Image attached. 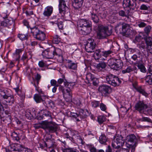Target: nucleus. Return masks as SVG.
<instances>
[{
  "label": "nucleus",
  "mask_w": 152,
  "mask_h": 152,
  "mask_svg": "<svg viewBox=\"0 0 152 152\" xmlns=\"http://www.w3.org/2000/svg\"><path fill=\"white\" fill-rule=\"evenodd\" d=\"M25 116L28 119H31L32 115L31 113L27 112L26 113Z\"/></svg>",
  "instance_id": "nucleus-55"
},
{
  "label": "nucleus",
  "mask_w": 152,
  "mask_h": 152,
  "mask_svg": "<svg viewBox=\"0 0 152 152\" xmlns=\"http://www.w3.org/2000/svg\"><path fill=\"white\" fill-rule=\"evenodd\" d=\"M78 25L83 28L80 30V32L83 34H86L91 31L92 24L91 22L86 19L80 20L79 22Z\"/></svg>",
  "instance_id": "nucleus-3"
},
{
  "label": "nucleus",
  "mask_w": 152,
  "mask_h": 152,
  "mask_svg": "<svg viewBox=\"0 0 152 152\" xmlns=\"http://www.w3.org/2000/svg\"><path fill=\"white\" fill-rule=\"evenodd\" d=\"M68 9L65 1L64 0H59V10L60 13L62 16H64L66 10Z\"/></svg>",
  "instance_id": "nucleus-10"
},
{
  "label": "nucleus",
  "mask_w": 152,
  "mask_h": 152,
  "mask_svg": "<svg viewBox=\"0 0 152 152\" xmlns=\"http://www.w3.org/2000/svg\"><path fill=\"white\" fill-rule=\"evenodd\" d=\"M23 50V49H16L15 51V53L14 55L15 56L16 58L15 60L16 61H19L20 57L19 55L20 53H21Z\"/></svg>",
  "instance_id": "nucleus-37"
},
{
  "label": "nucleus",
  "mask_w": 152,
  "mask_h": 152,
  "mask_svg": "<svg viewBox=\"0 0 152 152\" xmlns=\"http://www.w3.org/2000/svg\"><path fill=\"white\" fill-rule=\"evenodd\" d=\"M19 135V134L15 131L12 132L11 134V136L13 139L17 141H19L20 139Z\"/></svg>",
  "instance_id": "nucleus-38"
},
{
  "label": "nucleus",
  "mask_w": 152,
  "mask_h": 152,
  "mask_svg": "<svg viewBox=\"0 0 152 152\" xmlns=\"http://www.w3.org/2000/svg\"><path fill=\"white\" fill-rule=\"evenodd\" d=\"M118 14L120 16L122 17H125L127 19L129 18V16L131 15L129 9L126 10L125 11L121 10L119 11Z\"/></svg>",
  "instance_id": "nucleus-20"
},
{
  "label": "nucleus",
  "mask_w": 152,
  "mask_h": 152,
  "mask_svg": "<svg viewBox=\"0 0 152 152\" xmlns=\"http://www.w3.org/2000/svg\"><path fill=\"white\" fill-rule=\"evenodd\" d=\"M32 52L31 51H28L27 53H24L21 59V60L24 61L28 60L31 58L33 55Z\"/></svg>",
  "instance_id": "nucleus-22"
},
{
  "label": "nucleus",
  "mask_w": 152,
  "mask_h": 152,
  "mask_svg": "<svg viewBox=\"0 0 152 152\" xmlns=\"http://www.w3.org/2000/svg\"><path fill=\"white\" fill-rule=\"evenodd\" d=\"M86 79L88 80V83L92 82L93 84L95 86H97L98 84V80L95 77L94 75L90 73H88L87 74Z\"/></svg>",
  "instance_id": "nucleus-13"
},
{
  "label": "nucleus",
  "mask_w": 152,
  "mask_h": 152,
  "mask_svg": "<svg viewBox=\"0 0 152 152\" xmlns=\"http://www.w3.org/2000/svg\"><path fill=\"white\" fill-rule=\"evenodd\" d=\"M98 91L102 96H108L112 91L110 87L104 85L100 86L98 88Z\"/></svg>",
  "instance_id": "nucleus-8"
},
{
  "label": "nucleus",
  "mask_w": 152,
  "mask_h": 152,
  "mask_svg": "<svg viewBox=\"0 0 152 152\" xmlns=\"http://www.w3.org/2000/svg\"><path fill=\"white\" fill-rule=\"evenodd\" d=\"M147 107V105L142 101H139L135 105V109L141 113H144Z\"/></svg>",
  "instance_id": "nucleus-11"
},
{
  "label": "nucleus",
  "mask_w": 152,
  "mask_h": 152,
  "mask_svg": "<svg viewBox=\"0 0 152 152\" xmlns=\"http://www.w3.org/2000/svg\"><path fill=\"white\" fill-rule=\"evenodd\" d=\"M59 91L62 92L63 97L67 102H71L72 100V95L71 89L68 88L65 89L64 87L61 85H58Z\"/></svg>",
  "instance_id": "nucleus-6"
},
{
  "label": "nucleus",
  "mask_w": 152,
  "mask_h": 152,
  "mask_svg": "<svg viewBox=\"0 0 152 152\" xmlns=\"http://www.w3.org/2000/svg\"><path fill=\"white\" fill-rule=\"evenodd\" d=\"M30 29L31 33L34 38L40 41H43L45 40V35L44 32L40 30L38 27H30Z\"/></svg>",
  "instance_id": "nucleus-4"
},
{
  "label": "nucleus",
  "mask_w": 152,
  "mask_h": 152,
  "mask_svg": "<svg viewBox=\"0 0 152 152\" xmlns=\"http://www.w3.org/2000/svg\"><path fill=\"white\" fill-rule=\"evenodd\" d=\"M6 98L4 99H5V101L7 103L12 104H13L14 101V99L13 95H10L8 94L7 95Z\"/></svg>",
  "instance_id": "nucleus-28"
},
{
  "label": "nucleus",
  "mask_w": 152,
  "mask_h": 152,
  "mask_svg": "<svg viewBox=\"0 0 152 152\" xmlns=\"http://www.w3.org/2000/svg\"><path fill=\"white\" fill-rule=\"evenodd\" d=\"M126 145L128 149L124 148L123 150V151L126 152H129V149L131 148L132 149V151L133 149H134V146L133 145L128 144L127 143H126Z\"/></svg>",
  "instance_id": "nucleus-46"
},
{
  "label": "nucleus",
  "mask_w": 152,
  "mask_h": 152,
  "mask_svg": "<svg viewBox=\"0 0 152 152\" xmlns=\"http://www.w3.org/2000/svg\"><path fill=\"white\" fill-rule=\"evenodd\" d=\"M112 52L110 50L102 52L103 56L107 57L109 54H111Z\"/></svg>",
  "instance_id": "nucleus-51"
},
{
  "label": "nucleus",
  "mask_w": 152,
  "mask_h": 152,
  "mask_svg": "<svg viewBox=\"0 0 152 152\" xmlns=\"http://www.w3.org/2000/svg\"><path fill=\"white\" fill-rule=\"evenodd\" d=\"M96 46V44L94 39H89L85 47V49L88 53L94 52Z\"/></svg>",
  "instance_id": "nucleus-9"
},
{
  "label": "nucleus",
  "mask_w": 152,
  "mask_h": 152,
  "mask_svg": "<svg viewBox=\"0 0 152 152\" xmlns=\"http://www.w3.org/2000/svg\"><path fill=\"white\" fill-rule=\"evenodd\" d=\"M97 33V37L99 39H103L110 35L112 33L111 30L109 31L107 27L103 26H99Z\"/></svg>",
  "instance_id": "nucleus-5"
},
{
  "label": "nucleus",
  "mask_w": 152,
  "mask_h": 152,
  "mask_svg": "<svg viewBox=\"0 0 152 152\" xmlns=\"http://www.w3.org/2000/svg\"><path fill=\"white\" fill-rule=\"evenodd\" d=\"M10 147L11 151H16L17 152H24L26 148L24 147L22 145L17 143L11 144Z\"/></svg>",
  "instance_id": "nucleus-12"
},
{
  "label": "nucleus",
  "mask_w": 152,
  "mask_h": 152,
  "mask_svg": "<svg viewBox=\"0 0 152 152\" xmlns=\"http://www.w3.org/2000/svg\"><path fill=\"white\" fill-rule=\"evenodd\" d=\"M136 69L137 68L135 67H132V66H128L125 69L122 70V72L123 74L129 73L133 71L134 69Z\"/></svg>",
  "instance_id": "nucleus-36"
},
{
  "label": "nucleus",
  "mask_w": 152,
  "mask_h": 152,
  "mask_svg": "<svg viewBox=\"0 0 152 152\" xmlns=\"http://www.w3.org/2000/svg\"><path fill=\"white\" fill-rule=\"evenodd\" d=\"M92 8L93 10L91 12H94V13H96V14H98L99 15H101L103 12L101 13L99 12L100 10L99 5L94 4V5Z\"/></svg>",
  "instance_id": "nucleus-33"
},
{
  "label": "nucleus",
  "mask_w": 152,
  "mask_h": 152,
  "mask_svg": "<svg viewBox=\"0 0 152 152\" xmlns=\"http://www.w3.org/2000/svg\"><path fill=\"white\" fill-rule=\"evenodd\" d=\"M34 98L37 103L42 102L45 105L44 102L45 101L46 98L44 96L40 95L39 94H36L34 95Z\"/></svg>",
  "instance_id": "nucleus-18"
},
{
  "label": "nucleus",
  "mask_w": 152,
  "mask_h": 152,
  "mask_svg": "<svg viewBox=\"0 0 152 152\" xmlns=\"http://www.w3.org/2000/svg\"><path fill=\"white\" fill-rule=\"evenodd\" d=\"M115 140L120 146H123L124 143V140L123 139V137L121 135L116 137Z\"/></svg>",
  "instance_id": "nucleus-30"
},
{
  "label": "nucleus",
  "mask_w": 152,
  "mask_h": 152,
  "mask_svg": "<svg viewBox=\"0 0 152 152\" xmlns=\"http://www.w3.org/2000/svg\"><path fill=\"white\" fill-rule=\"evenodd\" d=\"M91 104L93 107L96 108L99 106V102L98 101H94L92 102Z\"/></svg>",
  "instance_id": "nucleus-49"
},
{
  "label": "nucleus",
  "mask_w": 152,
  "mask_h": 152,
  "mask_svg": "<svg viewBox=\"0 0 152 152\" xmlns=\"http://www.w3.org/2000/svg\"><path fill=\"white\" fill-rule=\"evenodd\" d=\"M88 148L91 152H97L96 148L94 146L91 145H89Z\"/></svg>",
  "instance_id": "nucleus-52"
},
{
  "label": "nucleus",
  "mask_w": 152,
  "mask_h": 152,
  "mask_svg": "<svg viewBox=\"0 0 152 152\" xmlns=\"http://www.w3.org/2000/svg\"><path fill=\"white\" fill-rule=\"evenodd\" d=\"M66 67L69 69L75 70L77 69V65L76 63H75L70 60H67L66 62Z\"/></svg>",
  "instance_id": "nucleus-21"
},
{
  "label": "nucleus",
  "mask_w": 152,
  "mask_h": 152,
  "mask_svg": "<svg viewBox=\"0 0 152 152\" xmlns=\"http://www.w3.org/2000/svg\"><path fill=\"white\" fill-rule=\"evenodd\" d=\"M141 36L139 35L138 36H136L135 38V40L136 42H139L142 39Z\"/></svg>",
  "instance_id": "nucleus-59"
},
{
  "label": "nucleus",
  "mask_w": 152,
  "mask_h": 152,
  "mask_svg": "<svg viewBox=\"0 0 152 152\" xmlns=\"http://www.w3.org/2000/svg\"><path fill=\"white\" fill-rule=\"evenodd\" d=\"M44 103L45 104V105L47 107L53 108L54 106V102L52 100H49L48 99H46Z\"/></svg>",
  "instance_id": "nucleus-35"
},
{
  "label": "nucleus",
  "mask_w": 152,
  "mask_h": 152,
  "mask_svg": "<svg viewBox=\"0 0 152 152\" xmlns=\"http://www.w3.org/2000/svg\"><path fill=\"white\" fill-rule=\"evenodd\" d=\"M139 120L142 122L146 121L148 122L152 123V120L149 118L147 117H143L142 118H140Z\"/></svg>",
  "instance_id": "nucleus-47"
},
{
  "label": "nucleus",
  "mask_w": 152,
  "mask_h": 152,
  "mask_svg": "<svg viewBox=\"0 0 152 152\" xmlns=\"http://www.w3.org/2000/svg\"><path fill=\"white\" fill-rule=\"evenodd\" d=\"M98 121L99 123L101 124L105 121V118L103 116H99L98 117Z\"/></svg>",
  "instance_id": "nucleus-48"
},
{
  "label": "nucleus",
  "mask_w": 152,
  "mask_h": 152,
  "mask_svg": "<svg viewBox=\"0 0 152 152\" xmlns=\"http://www.w3.org/2000/svg\"><path fill=\"white\" fill-rule=\"evenodd\" d=\"M98 14H96V13L91 12L90 17L91 19L95 23H99V19L98 16Z\"/></svg>",
  "instance_id": "nucleus-27"
},
{
  "label": "nucleus",
  "mask_w": 152,
  "mask_h": 152,
  "mask_svg": "<svg viewBox=\"0 0 152 152\" xmlns=\"http://www.w3.org/2000/svg\"><path fill=\"white\" fill-rule=\"evenodd\" d=\"M120 110L124 113L126 114L128 111V109H127L125 107H122L121 108Z\"/></svg>",
  "instance_id": "nucleus-61"
},
{
  "label": "nucleus",
  "mask_w": 152,
  "mask_h": 152,
  "mask_svg": "<svg viewBox=\"0 0 152 152\" xmlns=\"http://www.w3.org/2000/svg\"><path fill=\"white\" fill-rule=\"evenodd\" d=\"M112 146L113 147L115 148H118L120 147L116 140L115 139H114L112 143Z\"/></svg>",
  "instance_id": "nucleus-44"
},
{
  "label": "nucleus",
  "mask_w": 152,
  "mask_h": 152,
  "mask_svg": "<svg viewBox=\"0 0 152 152\" xmlns=\"http://www.w3.org/2000/svg\"><path fill=\"white\" fill-rule=\"evenodd\" d=\"M45 140L46 141H45V145L46 147L49 148L51 147L56 148V143L53 139L46 137Z\"/></svg>",
  "instance_id": "nucleus-16"
},
{
  "label": "nucleus",
  "mask_w": 152,
  "mask_h": 152,
  "mask_svg": "<svg viewBox=\"0 0 152 152\" xmlns=\"http://www.w3.org/2000/svg\"><path fill=\"white\" fill-rule=\"evenodd\" d=\"M34 76L35 80H36V83L35 82L34 85L35 86L36 90L38 91V89L39 88L38 85L39 84V81L41 78V76L39 74L37 73H36L35 74Z\"/></svg>",
  "instance_id": "nucleus-23"
},
{
  "label": "nucleus",
  "mask_w": 152,
  "mask_h": 152,
  "mask_svg": "<svg viewBox=\"0 0 152 152\" xmlns=\"http://www.w3.org/2000/svg\"><path fill=\"white\" fill-rule=\"evenodd\" d=\"M18 37L21 40H23L27 39V36L25 34H20L18 35Z\"/></svg>",
  "instance_id": "nucleus-50"
},
{
  "label": "nucleus",
  "mask_w": 152,
  "mask_h": 152,
  "mask_svg": "<svg viewBox=\"0 0 152 152\" xmlns=\"http://www.w3.org/2000/svg\"><path fill=\"white\" fill-rule=\"evenodd\" d=\"M136 140V136L133 134L128 135L126 138V142H133Z\"/></svg>",
  "instance_id": "nucleus-29"
},
{
  "label": "nucleus",
  "mask_w": 152,
  "mask_h": 152,
  "mask_svg": "<svg viewBox=\"0 0 152 152\" xmlns=\"http://www.w3.org/2000/svg\"><path fill=\"white\" fill-rule=\"evenodd\" d=\"M151 27L150 25H148L145 27L144 28V31L145 33L148 35L150 33L151 30Z\"/></svg>",
  "instance_id": "nucleus-45"
},
{
  "label": "nucleus",
  "mask_w": 152,
  "mask_h": 152,
  "mask_svg": "<svg viewBox=\"0 0 152 152\" xmlns=\"http://www.w3.org/2000/svg\"><path fill=\"white\" fill-rule=\"evenodd\" d=\"M107 139L106 136L104 134H102L99 137V142L102 144H104L107 142Z\"/></svg>",
  "instance_id": "nucleus-39"
},
{
  "label": "nucleus",
  "mask_w": 152,
  "mask_h": 152,
  "mask_svg": "<svg viewBox=\"0 0 152 152\" xmlns=\"http://www.w3.org/2000/svg\"><path fill=\"white\" fill-rule=\"evenodd\" d=\"M50 83L51 86H56L57 85H58V84H57V81L53 79L51 80H50Z\"/></svg>",
  "instance_id": "nucleus-58"
},
{
  "label": "nucleus",
  "mask_w": 152,
  "mask_h": 152,
  "mask_svg": "<svg viewBox=\"0 0 152 152\" xmlns=\"http://www.w3.org/2000/svg\"><path fill=\"white\" fill-rule=\"evenodd\" d=\"M61 54L62 51L61 49H55L54 48H52L44 50L42 52V55L43 58L51 59L53 58L54 56L62 58Z\"/></svg>",
  "instance_id": "nucleus-2"
},
{
  "label": "nucleus",
  "mask_w": 152,
  "mask_h": 152,
  "mask_svg": "<svg viewBox=\"0 0 152 152\" xmlns=\"http://www.w3.org/2000/svg\"><path fill=\"white\" fill-rule=\"evenodd\" d=\"M122 32L128 35L131 34L132 30L130 26L128 24L123 23L122 24Z\"/></svg>",
  "instance_id": "nucleus-15"
},
{
  "label": "nucleus",
  "mask_w": 152,
  "mask_h": 152,
  "mask_svg": "<svg viewBox=\"0 0 152 152\" xmlns=\"http://www.w3.org/2000/svg\"><path fill=\"white\" fill-rule=\"evenodd\" d=\"M58 26L59 29H63V22L60 21L58 23Z\"/></svg>",
  "instance_id": "nucleus-63"
},
{
  "label": "nucleus",
  "mask_w": 152,
  "mask_h": 152,
  "mask_svg": "<svg viewBox=\"0 0 152 152\" xmlns=\"http://www.w3.org/2000/svg\"><path fill=\"white\" fill-rule=\"evenodd\" d=\"M53 8L51 6H48L45 8L43 14L45 16L48 18L52 14Z\"/></svg>",
  "instance_id": "nucleus-19"
},
{
  "label": "nucleus",
  "mask_w": 152,
  "mask_h": 152,
  "mask_svg": "<svg viewBox=\"0 0 152 152\" xmlns=\"http://www.w3.org/2000/svg\"><path fill=\"white\" fill-rule=\"evenodd\" d=\"M64 136L67 139H69L71 140H72L73 139V138L70 137L69 136V134L68 133H66L64 134Z\"/></svg>",
  "instance_id": "nucleus-62"
},
{
  "label": "nucleus",
  "mask_w": 152,
  "mask_h": 152,
  "mask_svg": "<svg viewBox=\"0 0 152 152\" xmlns=\"http://www.w3.org/2000/svg\"><path fill=\"white\" fill-rule=\"evenodd\" d=\"M38 65L40 67H43L46 66V64L43 61H39L38 63Z\"/></svg>",
  "instance_id": "nucleus-53"
},
{
  "label": "nucleus",
  "mask_w": 152,
  "mask_h": 152,
  "mask_svg": "<svg viewBox=\"0 0 152 152\" xmlns=\"http://www.w3.org/2000/svg\"><path fill=\"white\" fill-rule=\"evenodd\" d=\"M8 94L7 91L3 89H0V95L4 99L5 97L6 98L7 95Z\"/></svg>",
  "instance_id": "nucleus-43"
},
{
  "label": "nucleus",
  "mask_w": 152,
  "mask_h": 152,
  "mask_svg": "<svg viewBox=\"0 0 152 152\" xmlns=\"http://www.w3.org/2000/svg\"><path fill=\"white\" fill-rule=\"evenodd\" d=\"M100 108L101 109L102 111H105L106 109V105L102 103L100 104Z\"/></svg>",
  "instance_id": "nucleus-60"
},
{
  "label": "nucleus",
  "mask_w": 152,
  "mask_h": 152,
  "mask_svg": "<svg viewBox=\"0 0 152 152\" xmlns=\"http://www.w3.org/2000/svg\"><path fill=\"white\" fill-rule=\"evenodd\" d=\"M106 80L108 83L114 87L119 86L121 82L117 77L112 74L107 76Z\"/></svg>",
  "instance_id": "nucleus-7"
},
{
  "label": "nucleus",
  "mask_w": 152,
  "mask_h": 152,
  "mask_svg": "<svg viewBox=\"0 0 152 152\" xmlns=\"http://www.w3.org/2000/svg\"><path fill=\"white\" fill-rule=\"evenodd\" d=\"M52 37L53 38L52 42L53 43L58 44L61 41V38L59 35L57 34L52 36Z\"/></svg>",
  "instance_id": "nucleus-34"
},
{
  "label": "nucleus",
  "mask_w": 152,
  "mask_h": 152,
  "mask_svg": "<svg viewBox=\"0 0 152 152\" xmlns=\"http://www.w3.org/2000/svg\"><path fill=\"white\" fill-rule=\"evenodd\" d=\"M34 127L37 129L41 128L47 133L55 132L57 129V126L56 124L46 121H42L41 124H35Z\"/></svg>",
  "instance_id": "nucleus-1"
},
{
  "label": "nucleus",
  "mask_w": 152,
  "mask_h": 152,
  "mask_svg": "<svg viewBox=\"0 0 152 152\" xmlns=\"http://www.w3.org/2000/svg\"><path fill=\"white\" fill-rule=\"evenodd\" d=\"M137 67L141 72L143 73L146 72V69L143 64H138L137 65Z\"/></svg>",
  "instance_id": "nucleus-42"
},
{
  "label": "nucleus",
  "mask_w": 152,
  "mask_h": 152,
  "mask_svg": "<svg viewBox=\"0 0 152 152\" xmlns=\"http://www.w3.org/2000/svg\"><path fill=\"white\" fill-rule=\"evenodd\" d=\"M83 0H74L72 5L75 9H78L82 6Z\"/></svg>",
  "instance_id": "nucleus-25"
},
{
  "label": "nucleus",
  "mask_w": 152,
  "mask_h": 152,
  "mask_svg": "<svg viewBox=\"0 0 152 152\" xmlns=\"http://www.w3.org/2000/svg\"><path fill=\"white\" fill-rule=\"evenodd\" d=\"M112 60H110V61L111 62V63H109V66L110 68L114 70H118L120 69L122 67L123 65V63L121 61L119 62H118L117 63L115 62L112 63Z\"/></svg>",
  "instance_id": "nucleus-17"
},
{
  "label": "nucleus",
  "mask_w": 152,
  "mask_h": 152,
  "mask_svg": "<svg viewBox=\"0 0 152 152\" xmlns=\"http://www.w3.org/2000/svg\"><path fill=\"white\" fill-rule=\"evenodd\" d=\"M101 50L98 49L96 50L93 54V57L96 60H98L101 58Z\"/></svg>",
  "instance_id": "nucleus-32"
},
{
  "label": "nucleus",
  "mask_w": 152,
  "mask_h": 152,
  "mask_svg": "<svg viewBox=\"0 0 152 152\" xmlns=\"http://www.w3.org/2000/svg\"><path fill=\"white\" fill-rule=\"evenodd\" d=\"M133 86L135 88L136 90L140 94H142V95L145 96L146 97L148 96V94L142 88L141 86L138 87L136 86H134V84H133Z\"/></svg>",
  "instance_id": "nucleus-31"
},
{
  "label": "nucleus",
  "mask_w": 152,
  "mask_h": 152,
  "mask_svg": "<svg viewBox=\"0 0 152 152\" xmlns=\"http://www.w3.org/2000/svg\"><path fill=\"white\" fill-rule=\"evenodd\" d=\"M9 15L5 12L2 13L1 15V17H2L4 20L7 19L8 18Z\"/></svg>",
  "instance_id": "nucleus-56"
},
{
  "label": "nucleus",
  "mask_w": 152,
  "mask_h": 152,
  "mask_svg": "<svg viewBox=\"0 0 152 152\" xmlns=\"http://www.w3.org/2000/svg\"><path fill=\"white\" fill-rule=\"evenodd\" d=\"M147 47L152 45V38L150 37H147L145 39Z\"/></svg>",
  "instance_id": "nucleus-40"
},
{
  "label": "nucleus",
  "mask_w": 152,
  "mask_h": 152,
  "mask_svg": "<svg viewBox=\"0 0 152 152\" xmlns=\"http://www.w3.org/2000/svg\"><path fill=\"white\" fill-rule=\"evenodd\" d=\"M145 80L146 82L148 84L152 85V75L147 76Z\"/></svg>",
  "instance_id": "nucleus-41"
},
{
  "label": "nucleus",
  "mask_w": 152,
  "mask_h": 152,
  "mask_svg": "<svg viewBox=\"0 0 152 152\" xmlns=\"http://www.w3.org/2000/svg\"><path fill=\"white\" fill-rule=\"evenodd\" d=\"M42 119H50L52 118L51 113L47 110H45L43 111Z\"/></svg>",
  "instance_id": "nucleus-26"
},
{
  "label": "nucleus",
  "mask_w": 152,
  "mask_h": 152,
  "mask_svg": "<svg viewBox=\"0 0 152 152\" xmlns=\"http://www.w3.org/2000/svg\"><path fill=\"white\" fill-rule=\"evenodd\" d=\"M4 20L5 22L6 23L7 26H10L13 23V21L10 19H5Z\"/></svg>",
  "instance_id": "nucleus-54"
},
{
  "label": "nucleus",
  "mask_w": 152,
  "mask_h": 152,
  "mask_svg": "<svg viewBox=\"0 0 152 152\" xmlns=\"http://www.w3.org/2000/svg\"><path fill=\"white\" fill-rule=\"evenodd\" d=\"M124 6L129 7V10H134L136 7V4L134 0H125L124 1Z\"/></svg>",
  "instance_id": "nucleus-14"
},
{
  "label": "nucleus",
  "mask_w": 152,
  "mask_h": 152,
  "mask_svg": "<svg viewBox=\"0 0 152 152\" xmlns=\"http://www.w3.org/2000/svg\"><path fill=\"white\" fill-rule=\"evenodd\" d=\"M74 103L78 105H80L81 104V102L78 99H75L74 100Z\"/></svg>",
  "instance_id": "nucleus-64"
},
{
  "label": "nucleus",
  "mask_w": 152,
  "mask_h": 152,
  "mask_svg": "<svg viewBox=\"0 0 152 152\" xmlns=\"http://www.w3.org/2000/svg\"><path fill=\"white\" fill-rule=\"evenodd\" d=\"M107 66L106 63L104 62H101L97 64L96 66L97 70L99 72L104 71Z\"/></svg>",
  "instance_id": "nucleus-24"
},
{
  "label": "nucleus",
  "mask_w": 152,
  "mask_h": 152,
  "mask_svg": "<svg viewBox=\"0 0 152 152\" xmlns=\"http://www.w3.org/2000/svg\"><path fill=\"white\" fill-rule=\"evenodd\" d=\"M148 7L144 4L142 5L140 7V9L143 10H148Z\"/></svg>",
  "instance_id": "nucleus-57"
}]
</instances>
